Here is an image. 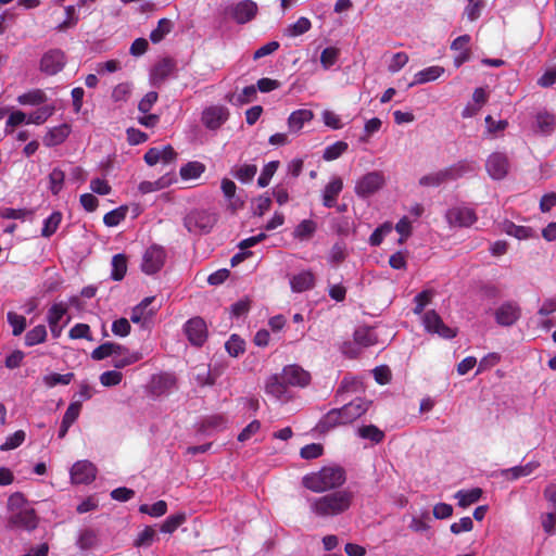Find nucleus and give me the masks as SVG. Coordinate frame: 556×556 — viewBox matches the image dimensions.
<instances>
[{
    "instance_id": "33",
    "label": "nucleus",
    "mask_w": 556,
    "mask_h": 556,
    "mask_svg": "<svg viewBox=\"0 0 556 556\" xmlns=\"http://www.w3.org/2000/svg\"><path fill=\"white\" fill-rule=\"evenodd\" d=\"M358 387H359V383L357 380H355L353 378L344 377L334 393V401L337 403L344 402L346 400L344 395L346 393H355L357 391Z\"/></svg>"
},
{
    "instance_id": "2",
    "label": "nucleus",
    "mask_w": 556,
    "mask_h": 556,
    "mask_svg": "<svg viewBox=\"0 0 556 556\" xmlns=\"http://www.w3.org/2000/svg\"><path fill=\"white\" fill-rule=\"evenodd\" d=\"M354 501V493L349 490H340L328 493L311 501V510L321 518L334 517L350 509Z\"/></svg>"
},
{
    "instance_id": "21",
    "label": "nucleus",
    "mask_w": 556,
    "mask_h": 556,
    "mask_svg": "<svg viewBox=\"0 0 556 556\" xmlns=\"http://www.w3.org/2000/svg\"><path fill=\"white\" fill-rule=\"evenodd\" d=\"M473 170L475 167L472 163L468 162L467 160L458 161L457 163L441 169L445 182L457 180Z\"/></svg>"
},
{
    "instance_id": "52",
    "label": "nucleus",
    "mask_w": 556,
    "mask_h": 556,
    "mask_svg": "<svg viewBox=\"0 0 556 556\" xmlns=\"http://www.w3.org/2000/svg\"><path fill=\"white\" fill-rule=\"evenodd\" d=\"M504 231L517 239H527L531 236L532 229L530 227L515 225L511 222H506L504 224Z\"/></svg>"
},
{
    "instance_id": "46",
    "label": "nucleus",
    "mask_w": 556,
    "mask_h": 556,
    "mask_svg": "<svg viewBox=\"0 0 556 556\" xmlns=\"http://www.w3.org/2000/svg\"><path fill=\"white\" fill-rule=\"evenodd\" d=\"M354 340L357 344L367 348L376 343L374 331L367 327H361L354 332Z\"/></svg>"
},
{
    "instance_id": "64",
    "label": "nucleus",
    "mask_w": 556,
    "mask_h": 556,
    "mask_svg": "<svg viewBox=\"0 0 556 556\" xmlns=\"http://www.w3.org/2000/svg\"><path fill=\"white\" fill-rule=\"evenodd\" d=\"M408 60H409L408 54L405 52H397V53L393 54V56L389 63V66H388L389 72L397 73L407 64Z\"/></svg>"
},
{
    "instance_id": "61",
    "label": "nucleus",
    "mask_w": 556,
    "mask_h": 556,
    "mask_svg": "<svg viewBox=\"0 0 556 556\" xmlns=\"http://www.w3.org/2000/svg\"><path fill=\"white\" fill-rule=\"evenodd\" d=\"M21 104L37 105L45 101V93L41 90H34L18 97Z\"/></svg>"
},
{
    "instance_id": "50",
    "label": "nucleus",
    "mask_w": 556,
    "mask_h": 556,
    "mask_svg": "<svg viewBox=\"0 0 556 556\" xmlns=\"http://www.w3.org/2000/svg\"><path fill=\"white\" fill-rule=\"evenodd\" d=\"M142 358V354L139 352H127V354L117 355L113 357V366L122 369L129 365H132Z\"/></svg>"
},
{
    "instance_id": "62",
    "label": "nucleus",
    "mask_w": 556,
    "mask_h": 556,
    "mask_svg": "<svg viewBox=\"0 0 556 556\" xmlns=\"http://www.w3.org/2000/svg\"><path fill=\"white\" fill-rule=\"evenodd\" d=\"M68 337L71 339H87L89 341L92 340V337L90 336V327L87 324H76L74 327L71 328L68 332Z\"/></svg>"
},
{
    "instance_id": "60",
    "label": "nucleus",
    "mask_w": 556,
    "mask_h": 556,
    "mask_svg": "<svg viewBox=\"0 0 556 556\" xmlns=\"http://www.w3.org/2000/svg\"><path fill=\"white\" fill-rule=\"evenodd\" d=\"M324 447L319 443H311L303 446L300 451V455L304 459H315L323 455Z\"/></svg>"
},
{
    "instance_id": "59",
    "label": "nucleus",
    "mask_w": 556,
    "mask_h": 556,
    "mask_svg": "<svg viewBox=\"0 0 556 556\" xmlns=\"http://www.w3.org/2000/svg\"><path fill=\"white\" fill-rule=\"evenodd\" d=\"M26 433L23 430H17L13 434L5 439V442L1 444V451H11L23 444L25 441Z\"/></svg>"
},
{
    "instance_id": "63",
    "label": "nucleus",
    "mask_w": 556,
    "mask_h": 556,
    "mask_svg": "<svg viewBox=\"0 0 556 556\" xmlns=\"http://www.w3.org/2000/svg\"><path fill=\"white\" fill-rule=\"evenodd\" d=\"M123 379V374L117 370H108L100 375V382L104 387L117 386Z\"/></svg>"
},
{
    "instance_id": "38",
    "label": "nucleus",
    "mask_w": 556,
    "mask_h": 556,
    "mask_svg": "<svg viewBox=\"0 0 556 556\" xmlns=\"http://www.w3.org/2000/svg\"><path fill=\"white\" fill-rule=\"evenodd\" d=\"M256 173L257 166L255 164H242L231 170L233 177L242 184L252 181Z\"/></svg>"
},
{
    "instance_id": "36",
    "label": "nucleus",
    "mask_w": 556,
    "mask_h": 556,
    "mask_svg": "<svg viewBox=\"0 0 556 556\" xmlns=\"http://www.w3.org/2000/svg\"><path fill=\"white\" fill-rule=\"evenodd\" d=\"M127 271V257L125 254H116L112 257L111 278L121 281Z\"/></svg>"
},
{
    "instance_id": "7",
    "label": "nucleus",
    "mask_w": 556,
    "mask_h": 556,
    "mask_svg": "<svg viewBox=\"0 0 556 556\" xmlns=\"http://www.w3.org/2000/svg\"><path fill=\"white\" fill-rule=\"evenodd\" d=\"M166 260V252L163 247L153 244L149 247L142 257L141 269L147 275H153L161 270Z\"/></svg>"
},
{
    "instance_id": "30",
    "label": "nucleus",
    "mask_w": 556,
    "mask_h": 556,
    "mask_svg": "<svg viewBox=\"0 0 556 556\" xmlns=\"http://www.w3.org/2000/svg\"><path fill=\"white\" fill-rule=\"evenodd\" d=\"M176 384V378L172 374H161L154 376L152 379V390L156 395H161L170 389H173Z\"/></svg>"
},
{
    "instance_id": "55",
    "label": "nucleus",
    "mask_w": 556,
    "mask_h": 556,
    "mask_svg": "<svg viewBox=\"0 0 556 556\" xmlns=\"http://www.w3.org/2000/svg\"><path fill=\"white\" fill-rule=\"evenodd\" d=\"M74 378V374L73 372H68V374H56V372H53V374H50V375H47L43 377V381H45V384L49 388H53L58 384H64V386H67L71 383V381L73 380Z\"/></svg>"
},
{
    "instance_id": "53",
    "label": "nucleus",
    "mask_w": 556,
    "mask_h": 556,
    "mask_svg": "<svg viewBox=\"0 0 556 556\" xmlns=\"http://www.w3.org/2000/svg\"><path fill=\"white\" fill-rule=\"evenodd\" d=\"M97 544V534L91 529H85L80 532L77 545L81 551H88Z\"/></svg>"
},
{
    "instance_id": "22",
    "label": "nucleus",
    "mask_w": 556,
    "mask_h": 556,
    "mask_svg": "<svg viewBox=\"0 0 556 556\" xmlns=\"http://www.w3.org/2000/svg\"><path fill=\"white\" fill-rule=\"evenodd\" d=\"M220 189L224 197L229 202V210L235 213L243 207L244 202L239 197H236L237 186L231 179L223 178L220 182Z\"/></svg>"
},
{
    "instance_id": "19",
    "label": "nucleus",
    "mask_w": 556,
    "mask_h": 556,
    "mask_svg": "<svg viewBox=\"0 0 556 556\" xmlns=\"http://www.w3.org/2000/svg\"><path fill=\"white\" fill-rule=\"evenodd\" d=\"M177 156V153L173 149L172 146H165L162 149L159 148H150L143 159L146 163L150 166L157 164L159 162H163L165 164L173 162Z\"/></svg>"
},
{
    "instance_id": "42",
    "label": "nucleus",
    "mask_w": 556,
    "mask_h": 556,
    "mask_svg": "<svg viewBox=\"0 0 556 556\" xmlns=\"http://www.w3.org/2000/svg\"><path fill=\"white\" fill-rule=\"evenodd\" d=\"M127 212L128 207L126 205H122L115 210L108 212L103 216L104 225L108 227H115L119 225L126 218Z\"/></svg>"
},
{
    "instance_id": "45",
    "label": "nucleus",
    "mask_w": 556,
    "mask_h": 556,
    "mask_svg": "<svg viewBox=\"0 0 556 556\" xmlns=\"http://www.w3.org/2000/svg\"><path fill=\"white\" fill-rule=\"evenodd\" d=\"M8 323L12 327V334L14 337L21 336L27 326L26 317L18 315L15 312H9L7 315Z\"/></svg>"
},
{
    "instance_id": "16",
    "label": "nucleus",
    "mask_w": 556,
    "mask_h": 556,
    "mask_svg": "<svg viewBox=\"0 0 556 556\" xmlns=\"http://www.w3.org/2000/svg\"><path fill=\"white\" fill-rule=\"evenodd\" d=\"M97 476L96 466L89 460H78L71 469V480L76 484H89Z\"/></svg>"
},
{
    "instance_id": "13",
    "label": "nucleus",
    "mask_w": 556,
    "mask_h": 556,
    "mask_svg": "<svg viewBox=\"0 0 556 556\" xmlns=\"http://www.w3.org/2000/svg\"><path fill=\"white\" fill-rule=\"evenodd\" d=\"M227 11L236 23L245 24L256 16L258 8L252 0H242L229 7Z\"/></svg>"
},
{
    "instance_id": "15",
    "label": "nucleus",
    "mask_w": 556,
    "mask_h": 556,
    "mask_svg": "<svg viewBox=\"0 0 556 556\" xmlns=\"http://www.w3.org/2000/svg\"><path fill=\"white\" fill-rule=\"evenodd\" d=\"M280 375L288 387L305 388L311 382V374L296 364L285 366Z\"/></svg>"
},
{
    "instance_id": "44",
    "label": "nucleus",
    "mask_w": 556,
    "mask_h": 556,
    "mask_svg": "<svg viewBox=\"0 0 556 556\" xmlns=\"http://www.w3.org/2000/svg\"><path fill=\"white\" fill-rule=\"evenodd\" d=\"M358 435L362 439L369 440L376 444L384 439V432L375 425L363 426L358 429Z\"/></svg>"
},
{
    "instance_id": "34",
    "label": "nucleus",
    "mask_w": 556,
    "mask_h": 556,
    "mask_svg": "<svg viewBox=\"0 0 556 556\" xmlns=\"http://www.w3.org/2000/svg\"><path fill=\"white\" fill-rule=\"evenodd\" d=\"M536 125L539 130L544 135H551L556 127V117L546 111L536 114Z\"/></svg>"
},
{
    "instance_id": "49",
    "label": "nucleus",
    "mask_w": 556,
    "mask_h": 556,
    "mask_svg": "<svg viewBox=\"0 0 556 556\" xmlns=\"http://www.w3.org/2000/svg\"><path fill=\"white\" fill-rule=\"evenodd\" d=\"M340 55V50L336 47H327L321 51L320 54V64L324 70H329L332 67Z\"/></svg>"
},
{
    "instance_id": "40",
    "label": "nucleus",
    "mask_w": 556,
    "mask_h": 556,
    "mask_svg": "<svg viewBox=\"0 0 556 556\" xmlns=\"http://www.w3.org/2000/svg\"><path fill=\"white\" fill-rule=\"evenodd\" d=\"M173 29V22L168 18H161L155 29L150 34V40L153 43L161 42L164 37L169 34Z\"/></svg>"
},
{
    "instance_id": "24",
    "label": "nucleus",
    "mask_w": 556,
    "mask_h": 556,
    "mask_svg": "<svg viewBox=\"0 0 556 556\" xmlns=\"http://www.w3.org/2000/svg\"><path fill=\"white\" fill-rule=\"evenodd\" d=\"M265 391L267 394L273 395L277 400H285L288 392V386L283 381L281 375H273L268 378L265 384Z\"/></svg>"
},
{
    "instance_id": "56",
    "label": "nucleus",
    "mask_w": 556,
    "mask_h": 556,
    "mask_svg": "<svg viewBox=\"0 0 556 556\" xmlns=\"http://www.w3.org/2000/svg\"><path fill=\"white\" fill-rule=\"evenodd\" d=\"M65 179V174L60 168H53L52 172L49 174V182H50V190L52 194L56 195L60 193V191L63 188Z\"/></svg>"
},
{
    "instance_id": "25",
    "label": "nucleus",
    "mask_w": 556,
    "mask_h": 556,
    "mask_svg": "<svg viewBox=\"0 0 556 556\" xmlns=\"http://www.w3.org/2000/svg\"><path fill=\"white\" fill-rule=\"evenodd\" d=\"M445 70L442 66L433 65L417 72L414 75V80L408 85L413 87L415 85H422L429 81L437 80L444 74Z\"/></svg>"
},
{
    "instance_id": "54",
    "label": "nucleus",
    "mask_w": 556,
    "mask_h": 556,
    "mask_svg": "<svg viewBox=\"0 0 556 556\" xmlns=\"http://www.w3.org/2000/svg\"><path fill=\"white\" fill-rule=\"evenodd\" d=\"M139 511L142 514H148L152 517H161L166 514L167 511V504L165 501L160 500L152 504L151 506L148 504H142L139 507Z\"/></svg>"
},
{
    "instance_id": "3",
    "label": "nucleus",
    "mask_w": 556,
    "mask_h": 556,
    "mask_svg": "<svg viewBox=\"0 0 556 556\" xmlns=\"http://www.w3.org/2000/svg\"><path fill=\"white\" fill-rule=\"evenodd\" d=\"M10 516L8 527L33 531L38 526V517L35 509L27 503L24 495L20 492L13 493L8 500Z\"/></svg>"
},
{
    "instance_id": "26",
    "label": "nucleus",
    "mask_w": 556,
    "mask_h": 556,
    "mask_svg": "<svg viewBox=\"0 0 556 556\" xmlns=\"http://www.w3.org/2000/svg\"><path fill=\"white\" fill-rule=\"evenodd\" d=\"M315 285V277L312 271H301L290 279V286L293 292H304L312 289Z\"/></svg>"
},
{
    "instance_id": "43",
    "label": "nucleus",
    "mask_w": 556,
    "mask_h": 556,
    "mask_svg": "<svg viewBox=\"0 0 556 556\" xmlns=\"http://www.w3.org/2000/svg\"><path fill=\"white\" fill-rule=\"evenodd\" d=\"M317 229V225L312 219L302 220L294 229V237L300 240H307L313 237Z\"/></svg>"
},
{
    "instance_id": "47",
    "label": "nucleus",
    "mask_w": 556,
    "mask_h": 556,
    "mask_svg": "<svg viewBox=\"0 0 556 556\" xmlns=\"http://www.w3.org/2000/svg\"><path fill=\"white\" fill-rule=\"evenodd\" d=\"M186 521V514L178 513L168 516L161 526V531L164 533L175 532Z\"/></svg>"
},
{
    "instance_id": "48",
    "label": "nucleus",
    "mask_w": 556,
    "mask_h": 556,
    "mask_svg": "<svg viewBox=\"0 0 556 556\" xmlns=\"http://www.w3.org/2000/svg\"><path fill=\"white\" fill-rule=\"evenodd\" d=\"M278 167H279V161H270L269 163H267L263 167L262 173H261L260 177L257 178V185L261 188L267 187L270 182V179L277 172Z\"/></svg>"
},
{
    "instance_id": "58",
    "label": "nucleus",
    "mask_w": 556,
    "mask_h": 556,
    "mask_svg": "<svg viewBox=\"0 0 556 556\" xmlns=\"http://www.w3.org/2000/svg\"><path fill=\"white\" fill-rule=\"evenodd\" d=\"M348 150V143L344 141H337L330 146H328L325 151L323 157L326 161H333L342 155Z\"/></svg>"
},
{
    "instance_id": "41",
    "label": "nucleus",
    "mask_w": 556,
    "mask_h": 556,
    "mask_svg": "<svg viewBox=\"0 0 556 556\" xmlns=\"http://www.w3.org/2000/svg\"><path fill=\"white\" fill-rule=\"evenodd\" d=\"M312 27V23L307 17H300L295 23L289 25L285 29V35L288 37H298L307 33Z\"/></svg>"
},
{
    "instance_id": "12",
    "label": "nucleus",
    "mask_w": 556,
    "mask_h": 556,
    "mask_svg": "<svg viewBox=\"0 0 556 556\" xmlns=\"http://www.w3.org/2000/svg\"><path fill=\"white\" fill-rule=\"evenodd\" d=\"M446 220L453 227H470L478 220L473 208L467 206H454L447 210Z\"/></svg>"
},
{
    "instance_id": "5",
    "label": "nucleus",
    "mask_w": 556,
    "mask_h": 556,
    "mask_svg": "<svg viewBox=\"0 0 556 556\" xmlns=\"http://www.w3.org/2000/svg\"><path fill=\"white\" fill-rule=\"evenodd\" d=\"M218 222V214L203 208L191 210L184 217V226L189 233H210Z\"/></svg>"
},
{
    "instance_id": "28",
    "label": "nucleus",
    "mask_w": 556,
    "mask_h": 556,
    "mask_svg": "<svg viewBox=\"0 0 556 556\" xmlns=\"http://www.w3.org/2000/svg\"><path fill=\"white\" fill-rule=\"evenodd\" d=\"M539 462H529L523 466H515L511 468L503 469L501 476L507 480H517L521 477L530 476L536 468H539Z\"/></svg>"
},
{
    "instance_id": "1",
    "label": "nucleus",
    "mask_w": 556,
    "mask_h": 556,
    "mask_svg": "<svg viewBox=\"0 0 556 556\" xmlns=\"http://www.w3.org/2000/svg\"><path fill=\"white\" fill-rule=\"evenodd\" d=\"M371 402L362 397L350 401L340 408L330 409L317 424L320 432H327L338 426H345L363 416Z\"/></svg>"
},
{
    "instance_id": "29",
    "label": "nucleus",
    "mask_w": 556,
    "mask_h": 556,
    "mask_svg": "<svg viewBox=\"0 0 556 556\" xmlns=\"http://www.w3.org/2000/svg\"><path fill=\"white\" fill-rule=\"evenodd\" d=\"M71 132V128L67 124L53 127L43 137V144L47 147H54L65 141Z\"/></svg>"
},
{
    "instance_id": "10",
    "label": "nucleus",
    "mask_w": 556,
    "mask_h": 556,
    "mask_svg": "<svg viewBox=\"0 0 556 556\" xmlns=\"http://www.w3.org/2000/svg\"><path fill=\"white\" fill-rule=\"evenodd\" d=\"M65 64V52L61 49H50L40 59V71L49 76H53L60 73Z\"/></svg>"
},
{
    "instance_id": "35",
    "label": "nucleus",
    "mask_w": 556,
    "mask_h": 556,
    "mask_svg": "<svg viewBox=\"0 0 556 556\" xmlns=\"http://www.w3.org/2000/svg\"><path fill=\"white\" fill-rule=\"evenodd\" d=\"M35 211L28 208L3 207L0 210V217L4 219L31 220Z\"/></svg>"
},
{
    "instance_id": "37",
    "label": "nucleus",
    "mask_w": 556,
    "mask_h": 556,
    "mask_svg": "<svg viewBox=\"0 0 556 556\" xmlns=\"http://www.w3.org/2000/svg\"><path fill=\"white\" fill-rule=\"evenodd\" d=\"M205 172V165L198 161L188 162L180 168V177L185 180L199 178Z\"/></svg>"
},
{
    "instance_id": "4",
    "label": "nucleus",
    "mask_w": 556,
    "mask_h": 556,
    "mask_svg": "<svg viewBox=\"0 0 556 556\" xmlns=\"http://www.w3.org/2000/svg\"><path fill=\"white\" fill-rule=\"evenodd\" d=\"M346 472L340 466H327L303 477L302 484L315 493L336 490L344 484Z\"/></svg>"
},
{
    "instance_id": "11",
    "label": "nucleus",
    "mask_w": 556,
    "mask_h": 556,
    "mask_svg": "<svg viewBox=\"0 0 556 556\" xmlns=\"http://www.w3.org/2000/svg\"><path fill=\"white\" fill-rule=\"evenodd\" d=\"M188 341L194 346H202L207 340V326L203 318H190L184 326Z\"/></svg>"
},
{
    "instance_id": "18",
    "label": "nucleus",
    "mask_w": 556,
    "mask_h": 556,
    "mask_svg": "<svg viewBox=\"0 0 556 556\" xmlns=\"http://www.w3.org/2000/svg\"><path fill=\"white\" fill-rule=\"evenodd\" d=\"M176 70V62L172 58H163L151 70L152 85H162Z\"/></svg>"
},
{
    "instance_id": "23",
    "label": "nucleus",
    "mask_w": 556,
    "mask_h": 556,
    "mask_svg": "<svg viewBox=\"0 0 556 556\" xmlns=\"http://www.w3.org/2000/svg\"><path fill=\"white\" fill-rule=\"evenodd\" d=\"M343 189V181L340 177H333L325 187L323 193V204L326 207H333L337 199Z\"/></svg>"
},
{
    "instance_id": "51",
    "label": "nucleus",
    "mask_w": 556,
    "mask_h": 556,
    "mask_svg": "<svg viewBox=\"0 0 556 556\" xmlns=\"http://www.w3.org/2000/svg\"><path fill=\"white\" fill-rule=\"evenodd\" d=\"M225 349L230 356L237 357L244 352L245 343L238 334H232L225 343Z\"/></svg>"
},
{
    "instance_id": "57",
    "label": "nucleus",
    "mask_w": 556,
    "mask_h": 556,
    "mask_svg": "<svg viewBox=\"0 0 556 556\" xmlns=\"http://www.w3.org/2000/svg\"><path fill=\"white\" fill-rule=\"evenodd\" d=\"M67 313V306L64 303H55L53 304L47 314V321L49 325L59 324L60 320Z\"/></svg>"
},
{
    "instance_id": "6",
    "label": "nucleus",
    "mask_w": 556,
    "mask_h": 556,
    "mask_svg": "<svg viewBox=\"0 0 556 556\" xmlns=\"http://www.w3.org/2000/svg\"><path fill=\"white\" fill-rule=\"evenodd\" d=\"M522 309L516 301L503 302L494 312L497 325L511 327L521 318Z\"/></svg>"
},
{
    "instance_id": "39",
    "label": "nucleus",
    "mask_w": 556,
    "mask_h": 556,
    "mask_svg": "<svg viewBox=\"0 0 556 556\" xmlns=\"http://www.w3.org/2000/svg\"><path fill=\"white\" fill-rule=\"evenodd\" d=\"M63 215L61 212H53L47 219L43 222V227L41 229V236L45 238H50L58 230Z\"/></svg>"
},
{
    "instance_id": "20",
    "label": "nucleus",
    "mask_w": 556,
    "mask_h": 556,
    "mask_svg": "<svg viewBox=\"0 0 556 556\" xmlns=\"http://www.w3.org/2000/svg\"><path fill=\"white\" fill-rule=\"evenodd\" d=\"M471 38L469 35H462L453 40L451 43V49L454 51H458L459 53L454 58L455 67L462 66L465 62H468L471 56V50L469 48V42Z\"/></svg>"
},
{
    "instance_id": "31",
    "label": "nucleus",
    "mask_w": 556,
    "mask_h": 556,
    "mask_svg": "<svg viewBox=\"0 0 556 556\" xmlns=\"http://www.w3.org/2000/svg\"><path fill=\"white\" fill-rule=\"evenodd\" d=\"M483 492L480 488H473L470 490H459L455 493L454 497L458 500V505L463 508H466L475 503H477Z\"/></svg>"
},
{
    "instance_id": "17",
    "label": "nucleus",
    "mask_w": 556,
    "mask_h": 556,
    "mask_svg": "<svg viewBox=\"0 0 556 556\" xmlns=\"http://www.w3.org/2000/svg\"><path fill=\"white\" fill-rule=\"evenodd\" d=\"M229 116L228 109L223 105H212L202 112L201 121L211 130L218 129Z\"/></svg>"
},
{
    "instance_id": "27",
    "label": "nucleus",
    "mask_w": 556,
    "mask_h": 556,
    "mask_svg": "<svg viewBox=\"0 0 556 556\" xmlns=\"http://www.w3.org/2000/svg\"><path fill=\"white\" fill-rule=\"evenodd\" d=\"M314 114L311 110H296L292 112L288 118V127L291 132L298 134L305 123L312 121Z\"/></svg>"
},
{
    "instance_id": "14",
    "label": "nucleus",
    "mask_w": 556,
    "mask_h": 556,
    "mask_svg": "<svg viewBox=\"0 0 556 556\" xmlns=\"http://www.w3.org/2000/svg\"><path fill=\"white\" fill-rule=\"evenodd\" d=\"M485 169L491 178L501 180L506 177L509 170V161L505 153H492L485 163Z\"/></svg>"
},
{
    "instance_id": "8",
    "label": "nucleus",
    "mask_w": 556,
    "mask_h": 556,
    "mask_svg": "<svg viewBox=\"0 0 556 556\" xmlns=\"http://www.w3.org/2000/svg\"><path fill=\"white\" fill-rule=\"evenodd\" d=\"M386 182L384 176L381 172L374 170L364 175L357 180L355 186V193L358 197L367 198L383 187Z\"/></svg>"
},
{
    "instance_id": "32",
    "label": "nucleus",
    "mask_w": 556,
    "mask_h": 556,
    "mask_svg": "<svg viewBox=\"0 0 556 556\" xmlns=\"http://www.w3.org/2000/svg\"><path fill=\"white\" fill-rule=\"evenodd\" d=\"M47 336L48 332L46 326L37 325L26 332L24 337V343L26 346H34L46 342Z\"/></svg>"
},
{
    "instance_id": "9",
    "label": "nucleus",
    "mask_w": 556,
    "mask_h": 556,
    "mask_svg": "<svg viewBox=\"0 0 556 556\" xmlns=\"http://www.w3.org/2000/svg\"><path fill=\"white\" fill-rule=\"evenodd\" d=\"M422 323L428 332L437 333L443 339H453L457 334V329L445 325L440 315L433 309L424 314Z\"/></svg>"
}]
</instances>
